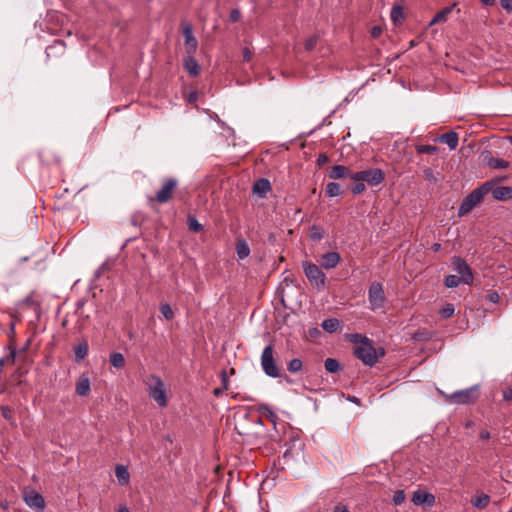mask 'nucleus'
Instances as JSON below:
<instances>
[{
	"instance_id": "nucleus-61",
	"label": "nucleus",
	"mask_w": 512,
	"mask_h": 512,
	"mask_svg": "<svg viewBox=\"0 0 512 512\" xmlns=\"http://www.w3.org/2000/svg\"><path fill=\"white\" fill-rule=\"evenodd\" d=\"M221 393H222V390H221L220 388H216V389L214 390V395H215V396H219Z\"/></svg>"
},
{
	"instance_id": "nucleus-47",
	"label": "nucleus",
	"mask_w": 512,
	"mask_h": 512,
	"mask_svg": "<svg viewBox=\"0 0 512 512\" xmlns=\"http://www.w3.org/2000/svg\"><path fill=\"white\" fill-rule=\"evenodd\" d=\"M488 299H489V301H491L492 303H497V302H498V300H499V295H498V293H497V292H495V291H491V292H489V294H488Z\"/></svg>"
},
{
	"instance_id": "nucleus-16",
	"label": "nucleus",
	"mask_w": 512,
	"mask_h": 512,
	"mask_svg": "<svg viewBox=\"0 0 512 512\" xmlns=\"http://www.w3.org/2000/svg\"><path fill=\"white\" fill-rule=\"evenodd\" d=\"M115 475L120 486H125L129 483L130 474L126 466L117 465L115 467Z\"/></svg>"
},
{
	"instance_id": "nucleus-3",
	"label": "nucleus",
	"mask_w": 512,
	"mask_h": 512,
	"mask_svg": "<svg viewBox=\"0 0 512 512\" xmlns=\"http://www.w3.org/2000/svg\"><path fill=\"white\" fill-rule=\"evenodd\" d=\"M302 268L308 281L317 287V289H324L326 284V276L319 266L312 262H302Z\"/></svg>"
},
{
	"instance_id": "nucleus-13",
	"label": "nucleus",
	"mask_w": 512,
	"mask_h": 512,
	"mask_svg": "<svg viewBox=\"0 0 512 512\" xmlns=\"http://www.w3.org/2000/svg\"><path fill=\"white\" fill-rule=\"evenodd\" d=\"M411 501L415 505H433L435 502V496L423 490H416L413 493Z\"/></svg>"
},
{
	"instance_id": "nucleus-12",
	"label": "nucleus",
	"mask_w": 512,
	"mask_h": 512,
	"mask_svg": "<svg viewBox=\"0 0 512 512\" xmlns=\"http://www.w3.org/2000/svg\"><path fill=\"white\" fill-rule=\"evenodd\" d=\"M24 501L26 505L30 508H35L38 510H42L45 508L44 497L34 490L25 496Z\"/></svg>"
},
{
	"instance_id": "nucleus-22",
	"label": "nucleus",
	"mask_w": 512,
	"mask_h": 512,
	"mask_svg": "<svg viewBox=\"0 0 512 512\" xmlns=\"http://www.w3.org/2000/svg\"><path fill=\"white\" fill-rule=\"evenodd\" d=\"M172 194H155L148 197L149 205L152 209L157 210L158 204H164L170 201Z\"/></svg>"
},
{
	"instance_id": "nucleus-1",
	"label": "nucleus",
	"mask_w": 512,
	"mask_h": 512,
	"mask_svg": "<svg viewBox=\"0 0 512 512\" xmlns=\"http://www.w3.org/2000/svg\"><path fill=\"white\" fill-rule=\"evenodd\" d=\"M349 179L356 183L351 192H364L366 185H379L384 180V173L380 168H367L349 174Z\"/></svg>"
},
{
	"instance_id": "nucleus-20",
	"label": "nucleus",
	"mask_w": 512,
	"mask_h": 512,
	"mask_svg": "<svg viewBox=\"0 0 512 512\" xmlns=\"http://www.w3.org/2000/svg\"><path fill=\"white\" fill-rule=\"evenodd\" d=\"M88 342L86 340H82L77 345L74 346L73 350L75 353V360L77 362L82 361L88 354Z\"/></svg>"
},
{
	"instance_id": "nucleus-5",
	"label": "nucleus",
	"mask_w": 512,
	"mask_h": 512,
	"mask_svg": "<svg viewBox=\"0 0 512 512\" xmlns=\"http://www.w3.org/2000/svg\"><path fill=\"white\" fill-rule=\"evenodd\" d=\"M355 356L367 366H373L378 361L376 349L370 340L362 342L354 350Z\"/></svg>"
},
{
	"instance_id": "nucleus-27",
	"label": "nucleus",
	"mask_w": 512,
	"mask_h": 512,
	"mask_svg": "<svg viewBox=\"0 0 512 512\" xmlns=\"http://www.w3.org/2000/svg\"><path fill=\"white\" fill-rule=\"evenodd\" d=\"M236 253L239 259H245L250 254V247L245 240H238L236 243Z\"/></svg>"
},
{
	"instance_id": "nucleus-56",
	"label": "nucleus",
	"mask_w": 512,
	"mask_h": 512,
	"mask_svg": "<svg viewBox=\"0 0 512 512\" xmlns=\"http://www.w3.org/2000/svg\"><path fill=\"white\" fill-rule=\"evenodd\" d=\"M486 6H492L495 4V0H480Z\"/></svg>"
},
{
	"instance_id": "nucleus-10",
	"label": "nucleus",
	"mask_w": 512,
	"mask_h": 512,
	"mask_svg": "<svg viewBox=\"0 0 512 512\" xmlns=\"http://www.w3.org/2000/svg\"><path fill=\"white\" fill-rule=\"evenodd\" d=\"M483 199L484 194H467L459 207L458 216L462 217L468 214L477 204L483 201Z\"/></svg>"
},
{
	"instance_id": "nucleus-64",
	"label": "nucleus",
	"mask_w": 512,
	"mask_h": 512,
	"mask_svg": "<svg viewBox=\"0 0 512 512\" xmlns=\"http://www.w3.org/2000/svg\"><path fill=\"white\" fill-rule=\"evenodd\" d=\"M336 195H337V194H334V193L329 194V196H331V197H332V196H336Z\"/></svg>"
},
{
	"instance_id": "nucleus-25",
	"label": "nucleus",
	"mask_w": 512,
	"mask_h": 512,
	"mask_svg": "<svg viewBox=\"0 0 512 512\" xmlns=\"http://www.w3.org/2000/svg\"><path fill=\"white\" fill-rule=\"evenodd\" d=\"M185 69L188 71V73L192 76H196L199 74L200 72V66L197 62V60L192 56L190 55L186 60H185Z\"/></svg>"
},
{
	"instance_id": "nucleus-48",
	"label": "nucleus",
	"mask_w": 512,
	"mask_h": 512,
	"mask_svg": "<svg viewBox=\"0 0 512 512\" xmlns=\"http://www.w3.org/2000/svg\"><path fill=\"white\" fill-rule=\"evenodd\" d=\"M243 59L247 62H249L252 59V52L249 50V48L243 49Z\"/></svg>"
},
{
	"instance_id": "nucleus-26",
	"label": "nucleus",
	"mask_w": 512,
	"mask_h": 512,
	"mask_svg": "<svg viewBox=\"0 0 512 512\" xmlns=\"http://www.w3.org/2000/svg\"><path fill=\"white\" fill-rule=\"evenodd\" d=\"M321 326L327 333H334L340 328V321L336 318L325 319Z\"/></svg>"
},
{
	"instance_id": "nucleus-15",
	"label": "nucleus",
	"mask_w": 512,
	"mask_h": 512,
	"mask_svg": "<svg viewBox=\"0 0 512 512\" xmlns=\"http://www.w3.org/2000/svg\"><path fill=\"white\" fill-rule=\"evenodd\" d=\"M438 140L445 143L450 150H455L458 146V134L454 131L444 133L438 137Z\"/></svg>"
},
{
	"instance_id": "nucleus-7",
	"label": "nucleus",
	"mask_w": 512,
	"mask_h": 512,
	"mask_svg": "<svg viewBox=\"0 0 512 512\" xmlns=\"http://www.w3.org/2000/svg\"><path fill=\"white\" fill-rule=\"evenodd\" d=\"M479 385H474L469 388L458 390L450 395V401L456 404H470L474 403L479 397Z\"/></svg>"
},
{
	"instance_id": "nucleus-34",
	"label": "nucleus",
	"mask_w": 512,
	"mask_h": 512,
	"mask_svg": "<svg viewBox=\"0 0 512 512\" xmlns=\"http://www.w3.org/2000/svg\"><path fill=\"white\" fill-rule=\"evenodd\" d=\"M177 187V180L174 178L167 179L158 192H172Z\"/></svg>"
},
{
	"instance_id": "nucleus-24",
	"label": "nucleus",
	"mask_w": 512,
	"mask_h": 512,
	"mask_svg": "<svg viewBox=\"0 0 512 512\" xmlns=\"http://www.w3.org/2000/svg\"><path fill=\"white\" fill-rule=\"evenodd\" d=\"M109 362L112 367L120 370L125 367L126 361L122 353L120 352H113L110 354Z\"/></svg>"
},
{
	"instance_id": "nucleus-37",
	"label": "nucleus",
	"mask_w": 512,
	"mask_h": 512,
	"mask_svg": "<svg viewBox=\"0 0 512 512\" xmlns=\"http://www.w3.org/2000/svg\"><path fill=\"white\" fill-rule=\"evenodd\" d=\"M65 48V44L61 40H56L53 45L49 46L46 49L47 56L50 55V52L56 50L57 52H63Z\"/></svg>"
},
{
	"instance_id": "nucleus-11",
	"label": "nucleus",
	"mask_w": 512,
	"mask_h": 512,
	"mask_svg": "<svg viewBox=\"0 0 512 512\" xmlns=\"http://www.w3.org/2000/svg\"><path fill=\"white\" fill-rule=\"evenodd\" d=\"M341 260L340 254L338 252H327L323 254L318 260L320 267L326 270L333 269L337 267Z\"/></svg>"
},
{
	"instance_id": "nucleus-36",
	"label": "nucleus",
	"mask_w": 512,
	"mask_h": 512,
	"mask_svg": "<svg viewBox=\"0 0 512 512\" xmlns=\"http://www.w3.org/2000/svg\"><path fill=\"white\" fill-rule=\"evenodd\" d=\"M160 312L162 313L163 317L167 320H171L174 317L173 310L168 303L160 305Z\"/></svg>"
},
{
	"instance_id": "nucleus-30",
	"label": "nucleus",
	"mask_w": 512,
	"mask_h": 512,
	"mask_svg": "<svg viewBox=\"0 0 512 512\" xmlns=\"http://www.w3.org/2000/svg\"><path fill=\"white\" fill-rule=\"evenodd\" d=\"M325 370L329 373H336L340 369V363L334 358H327L324 362Z\"/></svg>"
},
{
	"instance_id": "nucleus-4",
	"label": "nucleus",
	"mask_w": 512,
	"mask_h": 512,
	"mask_svg": "<svg viewBox=\"0 0 512 512\" xmlns=\"http://www.w3.org/2000/svg\"><path fill=\"white\" fill-rule=\"evenodd\" d=\"M369 308L372 311H377L384 308L386 296L384 293L383 285L379 282H373L368 289Z\"/></svg>"
},
{
	"instance_id": "nucleus-31",
	"label": "nucleus",
	"mask_w": 512,
	"mask_h": 512,
	"mask_svg": "<svg viewBox=\"0 0 512 512\" xmlns=\"http://www.w3.org/2000/svg\"><path fill=\"white\" fill-rule=\"evenodd\" d=\"M302 367H303V363H302L301 359H299V358H294V359L290 360L287 364V370L290 373L300 372L302 370Z\"/></svg>"
},
{
	"instance_id": "nucleus-8",
	"label": "nucleus",
	"mask_w": 512,
	"mask_h": 512,
	"mask_svg": "<svg viewBox=\"0 0 512 512\" xmlns=\"http://www.w3.org/2000/svg\"><path fill=\"white\" fill-rule=\"evenodd\" d=\"M454 271L464 284L470 285L473 282V273L470 266L461 257H454L452 260Z\"/></svg>"
},
{
	"instance_id": "nucleus-52",
	"label": "nucleus",
	"mask_w": 512,
	"mask_h": 512,
	"mask_svg": "<svg viewBox=\"0 0 512 512\" xmlns=\"http://www.w3.org/2000/svg\"><path fill=\"white\" fill-rule=\"evenodd\" d=\"M503 399L504 400L512 399V389H506L503 391Z\"/></svg>"
},
{
	"instance_id": "nucleus-49",
	"label": "nucleus",
	"mask_w": 512,
	"mask_h": 512,
	"mask_svg": "<svg viewBox=\"0 0 512 512\" xmlns=\"http://www.w3.org/2000/svg\"><path fill=\"white\" fill-rule=\"evenodd\" d=\"M328 161V157L326 154H319L317 158V162L319 165L325 164Z\"/></svg>"
},
{
	"instance_id": "nucleus-21",
	"label": "nucleus",
	"mask_w": 512,
	"mask_h": 512,
	"mask_svg": "<svg viewBox=\"0 0 512 512\" xmlns=\"http://www.w3.org/2000/svg\"><path fill=\"white\" fill-rule=\"evenodd\" d=\"M454 6H455V4H453L451 6H448V7H445L444 9H442L441 11L436 13V15L431 19L429 25L432 26V25H435L437 23H444V22H446L447 18H448V15L452 12Z\"/></svg>"
},
{
	"instance_id": "nucleus-9",
	"label": "nucleus",
	"mask_w": 512,
	"mask_h": 512,
	"mask_svg": "<svg viewBox=\"0 0 512 512\" xmlns=\"http://www.w3.org/2000/svg\"><path fill=\"white\" fill-rule=\"evenodd\" d=\"M479 159L483 165L492 169H506L509 167L508 161L500 158H495L492 152L488 149H484L480 153Z\"/></svg>"
},
{
	"instance_id": "nucleus-6",
	"label": "nucleus",
	"mask_w": 512,
	"mask_h": 512,
	"mask_svg": "<svg viewBox=\"0 0 512 512\" xmlns=\"http://www.w3.org/2000/svg\"><path fill=\"white\" fill-rule=\"evenodd\" d=\"M261 366L264 373L272 378L280 376V371L275 363L272 345H267L261 355Z\"/></svg>"
},
{
	"instance_id": "nucleus-53",
	"label": "nucleus",
	"mask_w": 512,
	"mask_h": 512,
	"mask_svg": "<svg viewBox=\"0 0 512 512\" xmlns=\"http://www.w3.org/2000/svg\"><path fill=\"white\" fill-rule=\"evenodd\" d=\"M371 33L373 37H378L382 33V29L379 26H375L372 28Z\"/></svg>"
},
{
	"instance_id": "nucleus-35",
	"label": "nucleus",
	"mask_w": 512,
	"mask_h": 512,
	"mask_svg": "<svg viewBox=\"0 0 512 512\" xmlns=\"http://www.w3.org/2000/svg\"><path fill=\"white\" fill-rule=\"evenodd\" d=\"M455 312V308H454V305L451 304V303H446L440 310V315L442 318H450L451 316H453Z\"/></svg>"
},
{
	"instance_id": "nucleus-14",
	"label": "nucleus",
	"mask_w": 512,
	"mask_h": 512,
	"mask_svg": "<svg viewBox=\"0 0 512 512\" xmlns=\"http://www.w3.org/2000/svg\"><path fill=\"white\" fill-rule=\"evenodd\" d=\"M183 34L185 37V48L189 55H192L195 53L197 49L198 42L196 38L193 35L192 27L190 25H187L183 29Z\"/></svg>"
},
{
	"instance_id": "nucleus-39",
	"label": "nucleus",
	"mask_w": 512,
	"mask_h": 512,
	"mask_svg": "<svg viewBox=\"0 0 512 512\" xmlns=\"http://www.w3.org/2000/svg\"><path fill=\"white\" fill-rule=\"evenodd\" d=\"M317 42H318V36L312 35L305 41V49L308 51L313 50L314 47L316 46Z\"/></svg>"
},
{
	"instance_id": "nucleus-55",
	"label": "nucleus",
	"mask_w": 512,
	"mask_h": 512,
	"mask_svg": "<svg viewBox=\"0 0 512 512\" xmlns=\"http://www.w3.org/2000/svg\"><path fill=\"white\" fill-rule=\"evenodd\" d=\"M197 100V92H191L189 94V98H188V101L189 102H195Z\"/></svg>"
},
{
	"instance_id": "nucleus-28",
	"label": "nucleus",
	"mask_w": 512,
	"mask_h": 512,
	"mask_svg": "<svg viewBox=\"0 0 512 512\" xmlns=\"http://www.w3.org/2000/svg\"><path fill=\"white\" fill-rule=\"evenodd\" d=\"M270 190V181L266 178H260L254 182L251 192H269Z\"/></svg>"
},
{
	"instance_id": "nucleus-41",
	"label": "nucleus",
	"mask_w": 512,
	"mask_h": 512,
	"mask_svg": "<svg viewBox=\"0 0 512 512\" xmlns=\"http://www.w3.org/2000/svg\"><path fill=\"white\" fill-rule=\"evenodd\" d=\"M403 17V11H402V8L397 6V7H393L391 9V18L394 22L398 21V19L402 18Z\"/></svg>"
},
{
	"instance_id": "nucleus-18",
	"label": "nucleus",
	"mask_w": 512,
	"mask_h": 512,
	"mask_svg": "<svg viewBox=\"0 0 512 512\" xmlns=\"http://www.w3.org/2000/svg\"><path fill=\"white\" fill-rule=\"evenodd\" d=\"M90 392V380L87 376L82 375L76 384V393L79 396H86Z\"/></svg>"
},
{
	"instance_id": "nucleus-19",
	"label": "nucleus",
	"mask_w": 512,
	"mask_h": 512,
	"mask_svg": "<svg viewBox=\"0 0 512 512\" xmlns=\"http://www.w3.org/2000/svg\"><path fill=\"white\" fill-rule=\"evenodd\" d=\"M352 173L353 172L349 171V169L343 165H335L331 168L329 177L331 179L349 178V174Z\"/></svg>"
},
{
	"instance_id": "nucleus-33",
	"label": "nucleus",
	"mask_w": 512,
	"mask_h": 512,
	"mask_svg": "<svg viewBox=\"0 0 512 512\" xmlns=\"http://www.w3.org/2000/svg\"><path fill=\"white\" fill-rule=\"evenodd\" d=\"M462 280L457 275H447L444 279V284L447 288H455L457 287Z\"/></svg>"
},
{
	"instance_id": "nucleus-63",
	"label": "nucleus",
	"mask_w": 512,
	"mask_h": 512,
	"mask_svg": "<svg viewBox=\"0 0 512 512\" xmlns=\"http://www.w3.org/2000/svg\"><path fill=\"white\" fill-rule=\"evenodd\" d=\"M96 275H97V277H99V275H100V271L99 270L96 271Z\"/></svg>"
},
{
	"instance_id": "nucleus-43",
	"label": "nucleus",
	"mask_w": 512,
	"mask_h": 512,
	"mask_svg": "<svg viewBox=\"0 0 512 512\" xmlns=\"http://www.w3.org/2000/svg\"><path fill=\"white\" fill-rule=\"evenodd\" d=\"M325 192H339V184L335 182L328 183Z\"/></svg>"
},
{
	"instance_id": "nucleus-45",
	"label": "nucleus",
	"mask_w": 512,
	"mask_h": 512,
	"mask_svg": "<svg viewBox=\"0 0 512 512\" xmlns=\"http://www.w3.org/2000/svg\"><path fill=\"white\" fill-rule=\"evenodd\" d=\"M494 199L498 201H506L512 197V194H492Z\"/></svg>"
},
{
	"instance_id": "nucleus-54",
	"label": "nucleus",
	"mask_w": 512,
	"mask_h": 512,
	"mask_svg": "<svg viewBox=\"0 0 512 512\" xmlns=\"http://www.w3.org/2000/svg\"><path fill=\"white\" fill-rule=\"evenodd\" d=\"M480 439L487 440L490 438V433L487 430H483L479 434Z\"/></svg>"
},
{
	"instance_id": "nucleus-57",
	"label": "nucleus",
	"mask_w": 512,
	"mask_h": 512,
	"mask_svg": "<svg viewBox=\"0 0 512 512\" xmlns=\"http://www.w3.org/2000/svg\"><path fill=\"white\" fill-rule=\"evenodd\" d=\"M215 119H216V121L219 123V125H220L221 127H223V128H224V127H226L225 122H224V121H222V120L218 117V115H217V114H215Z\"/></svg>"
},
{
	"instance_id": "nucleus-44",
	"label": "nucleus",
	"mask_w": 512,
	"mask_h": 512,
	"mask_svg": "<svg viewBox=\"0 0 512 512\" xmlns=\"http://www.w3.org/2000/svg\"><path fill=\"white\" fill-rule=\"evenodd\" d=\"M500 4L503 9L512 11V0H500Z\"/></svg>"
},
{
	"instance_id": "nucleus-38",
	"label": "nucleus",
	"mask_w": 512,
	"mask_h": 512,
	"mask_svg": "<svg viewBox=\"0 0 512 512\" xmlns=\"http://www.w3.org/2000/svg\"><path fill=\"white\" fill-rule=\"evenodd\" d=\"M406 499L405 492L403 490H397L395 491L393 495V503L395 505H401Z\"/></svg>"
},
{
	"instance_id": "nucleus-2",
	"label": "nucleus",
	"mask_w": 512,
	"mask_h": 512,
	"mask_svg": "<svg viewBox=\"0 0 512 512\" xmlns=\"http://www.w3.org/2000/svg\"><path fill=\"white\" fill-rule=\"evenodd\" d=\"M149 396L160 406L167 405V391L164 382L157 375H151L147 381Z\"/></svg>"
},
{
	"instance_id": "nucleus-40",
	"label": "nucleus",
	"mask_w": 512,
	"mask_h": 512,
	"mask_svg": "<svg viewBox=\"0 0 512 512\" xmlns=\"http://www.w3.org/2000/svg\"><path fill=\"white\" fill-rule=\"evenodd\" d=\"M437 147L434 145H421L418 148V152L427 153V154H435L437 152Z\"/></svg>"
},
{
	"instance_id": "nucleus-29",
	"label": "nucleus",
	"mask_w": 512,
	"mask_h": 512,
	"mask_svg": "<svg viewBox=\"0 0 512 512\" xmlns=\"http://www.w3.org/2000/svg\"><path fill=\"white\" fill-rule=\"evenodd\" d=\"M187 225H188V229L192 232H199L203 229L202 224L199 223L196 216L193 214H189L187 216Z\"/></svg>"
},
{
	"instance_id": "nucleus-60",
	"label": "nucleus",
	"mask_w": 512,
	"mask_h": 512,
	"mask_svg": "<svg viewBox=\"0 0 512 512\" xmlns=\"http://www.w3.org/2000/svg\"><path fill=\"white\" fill-rule=\"evenodd\" d=\"M440 248H441V245H440V244H438V243H435V244H433V246H432V249H433V251H435V252H436V251H438Z\"/></svg>"
},
{
	"instance_id": "nucleus-42",
	"label": "nucleus",
	"mask_w": 512,
	"mask_h": 512,
	"mask_svg": "<svg viewBox=\"0 0 512 512\" xmlns=\"http://www.w3.org/2000/svg\"><path fill=\"white\" fill-rule=\"evenodd\" d=\"M350 340L353 342L359 343V345H360L362 342H364V341L366 342L369 339L365 335L355 333V334L350 335Z\"/></svg>"
},
{
	"instance_id": "nucleus-23",
	"label": "nucleus",
	"mask_w": 512,
	"mask_h": 512,
	"mask_svg": "<svg viewBox=\"0 0 512 512\" xmlns=\"http://www.w3.org/2000/svg\"><path fill=\"white\" fill-rule=\"evenodd\" d=\"M489 502L490 497L485 493L477 494L471 499L472 506L477 509H485L488 506Z\"/></svg>"
},
{
	"instance_id": "nucleus-51",
	"label": "nucleus",
	"mask_w": 512,
	"mask_h": 512,
	"mask_svg": "<svg viewBox=\"0 0 512 512\" xmlns=\"http://www.w3.org/2000/svg\"><path fill=\"white\" fill-rule=\"evenodd\" d=\"M333 512H349V510L345 505H336Z\"/></svg>"
},
{
	"instance_id": "nucleus-46",
	"label": "nucleus",
	"mask_w": 512,
	"mask_h": 512,
	"mask_svg": "<svg viewBox=\"0 0 512 512\" xmlns=\"http://www.w3.org/2000/svg\"><path fill=\"white\" fill-rule=\"evenodd\" d=\"M240 15H241V14H240V11H239V10H237V9H234V10H232V11H231V13H230V20H231L232 22H237V21L240 19Z\"/></svg>"
},
{
	"instance_id": "nucleus-58",
	"label": "nucleus",
	"mask_w": 512,
	"mask_h": 512,
	"mask_svg": "<svg viewBox=\"0 0 512 512\" xmlns=\"http://www.w3.org/2000/svg\"><path fill=\"white\" fill-rule=\"evenodd\" d=\"M10 413V410L8 408H3L2 409V414L5 418H8V414Z\"/></svg>"
},
{
	"instance_id": "nucleus-50",
	"label": "nucleus",
	"mask_w": 512,
	"mask_h": 512,
	"mask_svg": "<svg viewBox=\"0 0 512 512\" xmlns=\"http://www.w3.org/2000/svg\"><path fill=\"white\" fill-rule=\"evenodd\" d=\"M265 410L268 412V417H269L270 421L275 425L277 415L274 412H272L271 410H269L268 408H265Z\"/></svg>"
},
{
	"instance_id": "nucleus-32",
	"label": "nucleus",
	"mask_w": 512,
	"mask_h": 512,
	"mask_svg": "<svg viewBox=\"0 0 512 512\" xmlns=\"http://www.w3.org/2000/svg\"><path fill=\"white\" fill-rule=\"evenodd\" d=\"M309 236H310L311 240H313V241H319V240H321V239L323 238V236H324V230H323V228H321L320 226L313 225V226L310 228Z\"/></svg>"
},
{
	"instance_id": "nucleus-59",
	"label": "nucleus",
	"mask_w": 512,
	"mask_h": 512,
	"mask_svg": "<svg viewBox=\"0 0 512 512\" xmlns=\"http://www.w3.org/2000/svg\"><path fill=\"white\" fill-rule=\"evenodd\" d=\"M118 512H130L129 508L126 507V506H121L119 509H118Z\"/></svg>"
},
{
	"instance_id": "nucleus-17",
	"label": "nucleus",
	"mask_w": 512,
	"mask_h": 512,
	"mask_svg": "<svg viewBox=\"0 0 512 512\" xmlns=\"http://www.w3.org/2000/svg\"><path fill=\"white\" fill-rule=\"evenodd\" d=\"M472 192H512V188L506 186H495L494 184L487 182L484 185L475 188Z\"/></svg>"
},
{
	"instance_id": "nucleus-62",
	"label": "nucleus",
	"mask_w": 512,
	"mask_h": 512,
	"mask_svg": "<svg viewBox=\"0 0 512 512\" xmlns=\"http://www.w3.org/2000/svg\"><path fill=\"white\" fill-rule=\"evenodd\" d=\"M259 197H262L264 198L266 196V194H263V193H260V194H257Z\"/></svg>"
}]
</instances>
